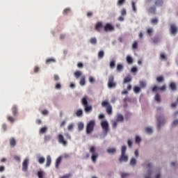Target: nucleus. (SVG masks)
<instances>
[{"mask_svg": "<svg viewBox=\"0 0 178 178\" xmlns=\"http://www.w3.org/2000/svg\"><path fill=\"white\" fill-rule=\"evenodd\" d=\"M60 162H62V156H59L56 161V168H59V165H60Z\"/></svg>", "mask_w": 178, "mask_h": 178, "instance_id": "obj_17", "label": "nucleus"}, {"mask_svg": "<svg viewBox=\"0 0 178 178\" xmlns=\"http://www.w3.org/2000/svg\"><path fill=\"white\" fill-rule=\"evenodd\" d=\"M138 47V42L134 41L132 45L133 49H137Z\"/></svg>", "mask_w": 178, "mask_h": 178, "instance_id": "obj_43", "label": "nucleus"}, {"mask_svg": "<svg viewBox=\"0 0 178 178\" xmlns=\"http://www.w3.org/2000/svg\"><path fill=\"white\" fill-rule=\"evenodd\" d=\"M94 127H95V120H92L87 123L86 134H91L94 131Z\"/></svg>", "mask_w": 178, "mask_h": 178, "instance_id": "obj_2", "label": "nucleus"}, {"mask_svg": "<svg viewBox=\"0 0 178 178\" xmlns=\"http://www.w3.org/2000/svg\"><path fill=\"white\" fill-rule=\"evenodd\" d=\"M47 130H48V128L47 127H44L40 129V134H44V133H47Z\"/></svg>", "mask_w": 178, "mask_h": 178, "instance_id": "obj_29", "label": "nucleus"}, {"mask_svg": "<svg viewBox=\"0 0 178 178\" xmlns=\"http://www.w3.org/2000/svg\"><path fill=\"white\" fill-rule=\"evenodd\" d=\"M108 88H115L116 87V82H115V76L113 75L108 76Z\"/></svg>", "mask_w": 178, "mask_h": 178, "instance_id": "obj_5", "label": "nucleus"}, {"mask_svg": "<svg viewBox=\"0 0 178 178\" xmlns=\"http://www.w3.org/2000/svg\"><path fill=\"white\" fill-rule=\"evenodd\" d=\"M135 141L137 144H139V143H141V138H140L138 136H136Z\"/></svg>", "mask_w": 178, "mask_h": 178, "instance_id": "obj_51", "label": "nucleus"}, {"mask_svg": "<svg viewBox=\"0 0 178 178\" xmlns=\"http://www.w3.org/2000/svg\"><path fill=\"white\" fill-rule=\"evenodd\" d=\"M136 163L137 161L136 160V159L132 158L130 161V165H131V166H134Z\"/></svg>", "mask_w": 178, "mask_h": 178, "instance_id": "obj_40", "label": "nucleus"}, {"mask_svg": "<svg viewBox=\"0 0 178 178\" xmlns=\"http://www.w3.org/2000/svg\"><path fill=\"white\" fill-rule=\"evenodd\" d=\"M125 3H126V0H118L117 5H118V6H122Z\"/></svg>", "mask_w": 178, "mask_h": 178, "instance_id": "obj_39", "label": "nucleus"}, {"mask_svg": "<svg viewBox=\"0 0 178 178\" xmlns=\"http://www.w3.org/2000/svg\"><path fill=\"white\" fill-rule=\"evenodd\" d=\"M126 146H122L121 148V155H126Z\"/></svg>", "mask_w": 178, "mask_h": 178, "instance_id": "obj_35", "label": "nucleus"}, {"mask_svg": "<svg viewBox=\"0 0 178 178\" xmlns=\"http://www.w3.org/2000/svg\"><path fill=\"white\" fill-rule=\"evenodd\" d=\"M123 120H124V118L123 117V115L122 114H118L117 115V118H116V121L119 122H123Z\"/></svg>", "mask_w": 178, "mask_h": 178, "instance_id": "obj_19", "label": "nucleus"}, {"mask_svg": "<svg viewBox=\"0 0 178 178\" xmlns=\"http://www.w3.org/2000/svg\"><path fill=\"white\" fill-rule=\"evenodd\" d=\"M158 90H159V87L154 86L152 88V92H158Z\"/></svg>", "mask_w": 178, "mask_h": 178, "instance_id": "obj_49", "label": "nucleus"}, {"mask_svg": "<svg viewBox=\"0 0 178 178\" xmlns=\"http://www.w3.org/2000/svg\"><path fill=\"white\" fill-rule=\"evenodd\" d=\"M10 145L11 148L15 147L16 146V139H15L14 138H11L10 139Z\"/></svg>", "mask_w": 178, "mask_h": 178, "instance_id": "obj_15", "label": "nucleus"}, {"mask_svg": "<svg viewBox=\"0 0 178 178\" xmlns=\"http://www.w3.org/2000/svg\"><path fill=\"white\" fill-rule=\"evenodd\" d=\"M102 108H106V112L108 115H112V105L107 101H103L102 102Z\"/></svg>", "mask_w": 178, "mask_h": 178, "instance_id": "obj_4", "label": "nucleus"}, {"mask_svg": "<svg viewBox=\"0 0 178 178\" xmlns=\"http://www.w3.org/2000/svg\"><path fill=\"white\" fill-rule=\"evenodd\" d=\"M118 121L116 120H113L112 121V127L113 129H116V127H118Z\"/></svg>", "mask_w": 178, "mask_h": 178, "instance_id": "obj_41", "label": "nucleus"}, {"mask_svg": "<svg viewBox=\"0 0 178 178\" xmlns=\"http://www.w3.org/2000/svg\"><path fill=\"white\" fill-rule=\"evenodd\" d=\"M81 103L84 106L85 112H90V111H92V106L88 104V101L87 100L86 97L82 98Z\"/></svg>", "mask_w": 178, "mask_h": 178, "instance_id": "obj_3", "label": "nucleus"}, {"mask_svg": "<svg viewBox=\"0 0 178 178\" xmlns=\"http://www.w3.org/2000/svg\"><path fill=\"white\" fill-rule=\"evenodd\" d=\"M70 13V9L69 8H66L63 10V15H67V13Z\"/></svg>", "mask_w": 178, "mask_h": 178, "instance_id": "obj_58", "label": "nucleus"}, {"mask_svg": "<svg viewBox=\"0 0 178 178\" xmlns=\"http://www.w3.org/2000/svg\"><path fill=\"white\" fill-rule=\"evenodd\" d=\"M95 79H94V77L92 76H89V82L92 83H95Z\"/></svg>", "mask_w": 178, "mask_h": 178, "instance_id": "obj_61", "label": "nucleus"}, {"mask_svg": "<svg viewBox=\"0 0 178 178\" xmlns=\"http://www.w3.org/2000/svg\"><path fill=\"white\" fill-rule=\"evenodd\" d=\"M148 35H152L153 30L152 28H149L147 31Z\"/></svg>", "mask_w": 178, "mask_h": 178, "instance_id": "obj_53", "label": "nucleus"}, {"mask_svg": "<svg viewBox=\"0 0 178 178\" xmlns=\"http://www.w3.org/2000/svg\"><path fill=\"white\" fill-rule=\"evenodd\" d=\"M170 90H172V91H176V90H177V88L176 86V83L171 82L170 83Z\"/></svg>", "mask_w": 178, "mask_h": 178, "instance_id": "obj_16", "label": "nucleus"}, {"mask_svg": "<svg viewBox=\"0 0 178 178\" xmlns=\"http://www.w3.org/2000/svg\"><path fill=\"white\" fill-rule=\"evenodd\" d=\"M130 81H131V77H130V76H128L127 77H125L124 79V83H130Z\"/></svg>", "mask_w": 178, "mask_h": 178, "instance_id": "obj_32", "label": "nucleus"}, {"mask_svg": "<svg viewBox=\"0 0 178 178\" xmlns=\"http://www.w3.org/2000/svg\"><path fill=\"white\" fill-rule=\"evenodd\" d=\"M101 126L105 134H108V131H109V124L108 123V121H102L101 122Z\"/></svg>", "mask_w": 178, "mask_h": 178, "instance_id": "obj_6", "label": "nucleus"}, {"mask_svg": "<svg viewBox=\"0 0 178 178\" xmlns=\"http://www.w3.org/2000/svg\"><path fill=\"white\" fill-rule=\"evenodd\" d=\"M78 129L79 131L83 130V129H84V124H83V122H79L78 124Z\"/></svg>", "mask_w": 178, "mask_h": 178, "instance_id": "obj_38", "label": "nucleus"}, {"mask_svg": "<svg viewBox=\"0 0 178 178\" xmlns=\"http://www.w3.org/2000/svg\"><path fill=\"white\" fill-rule=\"evenodd\" d=\"M163 124H165V119L158 118V124H157L158 129H161V127H162Z\"/></svg>", "mask_w": 178, "mask_h": 178, "instance_id": "obj_11", "label": "nucleus"}, {"mask_svg": "<svg viewBox=\"0 0 178 178\" xmlns=\"http://www.w3.org/2000/svg\"><path fill=\"white\" fill-rule=\"evenodd\" d=\"M177 124H178V120H176L172 122V126H177Z\"/></svg>", "mask_w": 178, "mask_h": 178, "instance_id": "obj_63", "label": "nucleus"}, {"mask_svg": "<svg viewBox=\"0 0 178 178\" xmlns=\"http://www.w3.org/2000/svg\"><path fill=\"white\" fill-rule=\"evenodd\" d=\"M62 86L60 85V83H56L55 86V88L56 90H60Z\"/></svg>", "mask_w": 178, "mask_h": 178, "instance_id": "obj_59", "label": "nucleus"}, {"mask_svg": "<svg viewBox=\"0 0 178 178\" xmlns=\"http://www.w3.org/2000/svg\"><path fill=\"white\" fill-rule=\"evenodd\" d=\"M119 161L120 163L122 162H127L129 161V157L126 154H121Z\"/></svg>", "mask_w": 178, "mask_h": 178, "instance_id": "obj_9", "label": "nucleus"}, {"mask_svg": "<svg viewBox=\"0 0 178 178\" xmlns=\"http://www.w3.org/2000/svg\"><path fill=\"white\" fill-rule=\"evenodd\" d=\"M38 178H44V172L42 171L38 172Z\"/></svg>", "mask_w": 178, "mask_h": 178, "instance_id": "obj_48", "label": "nucleus"}, {"mask_svg": "<svg viewBox=\"0 0 178 178\" xmlns=\"http://www.w3.org/2000/svg\"><path fill=\"white\" fill-rule=\"evenodd\" d=\"M74 76H75L76 79H79L80 76H81V72L76 71V72H74Z\"/></svg>", "mask_w": 178, "mask_h": 178, "instance_id": "obj_36", "label": "nucleus"}, {"mask_svg": "<svg viewBox=\"0 0 178 178\" xmlns=\"http://www.w3.org/2000/svg\"><path fill=\"white\" fill-rule=\"evenodd\" d=\"M134 60L133 58H131V56H127V63H128V65H131V63H133Z\"/></svg>", "mask_w": 178, "mask_h": 178, "instance_id": "obj_20", "label": "nucleus"}, {"mask_svg": "<svg viewBox=\"0 0 178 178\" xmlns=\"http://www.w3.org/2000/svg\"><path fill=\"white\" fill-rule=\"evenodd\" d=\"M154 99H155V101H156V102H161V95H159V93L156 94V95L154 97Z\"/></svg>", "mask_w": 178, "mask_h": 178, "instance_id": "obj_25", "label": "nucleus"}, {"mask_svg": "<svg viewBox=\"0 0 178 178\" xmlns=\"http://www.w3.org/2000/svg\"><path fill=\"white\" fill-rule=\"evenodd\" d=\"M101 29H102V23L97 22L95 25V30L99 32L101 31Z\"/></svg>", "mask_w": 178, "mask_h": 178, "instance_id": "obj_18", "label": "nucleus"}, {"mask_svg": "<svg viewBox=\"0 0 178 178\" xmlns=\"http://www.w3.org/2000/svg\"><path fill=\"white\" fill-rule=\"evenodd\" d=\"M52 162V159H51V156H47V162H46V168H49L51 166V163Z\"/></svg>", "mask_w": 178, "mask_h": 178, "instance_id": "obj_13", "label": "nucleus"}, {"mask_svg": "<svg viewBox=\"0 0 178 178\" xmlns=\"http://www.w3.org/2000/svg\"><path fill=\"white\" fill-rule=\"evenodd\" d=\"M79 84H80V86L86 85V76H81Z\"/></svg>", "mask_w": 178, "mask_h": 178, "instance_id": "obj_22", "label": "nucleus"}, {"mask_svg": "<svg viewBox=\"0 0 178 178\" xmlns=\"http://www.w3.org/2000/svg\"><path fill=\"white\" fill-rule=\"evenodd\" d=\"M55 62H56V60L54 58H48L46 60V65H49V63H55Z\"/></svg>", "mask_w": 178, "mask_h": 178, "instance_id": "obj_23", "label": "nucleus"}, {"mask_svg": "<svg viewBox=\"0 0 178 178\" xmlns=\"http://www.w3.org/2000/svg\"><path fill=\"white\" fill-rule=\"evenodd\" d=\"M108 154H115L116 152V149L115 148H110L107 149Z\"/></svg>", "mask_w": 178, "mask_h": 178, "instance_id": "obj_30", "label": "nucleus"}, {"mask_svg": "<svg viewBox=\"0 0 178 178\" xmlns=\"http://www.w3.org/2000/svg\"><path fill=\"white\" fill-rule=\"evenodd\" d=\"M160 91H166V85H163L161 87H159Z\"/></svg>", "mask_w": 178, "mask_h": 178, "instance_id": "obj_52", "label": "nucleus"}, {"mask_svg": "<svg viewBox=\"0 0 178 178\" xmlns=\"http://www.w3.org/2000/svg\"><path fill=\"white\" fill-rule=\"evenodd\" d=\"M50 140H51V136L49 135L44 136V143H48V141H50Z\"/></svg>", "mask_w": 178, "mask_h": 178, "instance_id": "obj_31", "label": "nucleus"}, {"mask_svg": "<svg viewBox=\"0 0 178 178\" xmlns=\"http://www.w3.org/2000/svg\"><path fill=\"white\" fill-rule=\"evenodd\" d=\"M131 5H132V10L134 12H137V8H136V2L132 1Z\"/></svg>", "mask_w": 178, "mask_h": 178, "instance_id": "obj_46", "label": "nucleus"}, {"mask_svg": "<svg viewBox=\"0 0 178 178\" xmlns=\"http://www.w3.org/2000/svg\"><path fill=\"white\" fill-rule=\"evenodd\" d=\"M64 136H65L66 140H72V136H70V134L69 133H65Z\"/></svg>", "mask_w": 178, "mask_h": 178, "instance_id": "obj_50", "label": "nucleus"}, {"mask_svg": "<svg viewBox=\"0 0 178 178\" xmlns=\"http://www.w3.org/2000/svg\"><path fill=\"white\" fill-rule=\"evenodd\" d=\"M139 84H140V88H145V87L147 86V83L144 81H140L139 82Z\"/></svg>", "mask_w": 178, "mask_h": 178, "instance_id": "obj_27", "label": "nucleus"}, {"mask_svg": "<svg viewBox=\"0 0 178 178\" xmlns=\"http://www.w3.org/2000/svg\"><path fill=\"white\" fill-rule=\"evenodd\" d=\"M89 152L90 154H91L92 162L93 163H96L97 159H98L99 154L97 152V148L95 147V146H90L89 147Z\"/></svg>", "mask_w": 178, "mask_h": 178, "instance_id": "obj_1", "label": "nucleus"}, {"mask_svg": "<svg viewBox=\"0 0 178 178\" xmlns=\"http://www.w3.org/2000/svg\"><path fill=\"white\" fill-rule=\"evenodd\" d=\"M90 42L92 43V44H97V38H91L90 40Z\"/></svg>", "mask_w": 178, "mask_h": 178, "instance_id": "obj_47", "label": "nucleus"}, {"mask_svg": "<svg viewBox=\"0 0 178 178\" xmlns=\"http://www.w3.org/2000/svg\"><path fill=\"white\" fill-rule=\"evenodd\" d=\"M156 6H162L163 5V0H156Z\"/></svg>", "mask_w": 178, "mask_h": 178, "instance_id": "obj_21", "label": "nucleus"}, {"mask_svg": "<svg viewBox=\"0 0 178 178\" xmlns=\"http://www.w3.org/2000/svg\"><path fill=\"white\" fill-rule=\"evenodd\" d=\"M170 31L171 33L175 35L176 33H177V28L175 25L172 24L170 26Z\"/></svg>", "mask_w": 178, "mask_h": 178, "instance_id": "obj_14", "label": "nucleus"}, {"mask_svg": "<svg viewBox=\"0 0 178 178\" xmlns=\"http://www.w3.org/2000/svg\"><path fill=\"white\" fill-rule=\"evenodd\" d=\"M69 177H70V174H67L65 175H63L60 178H69Z\"/></svg>", "mask_w": 178, "mask_h": 178, "instance_id": "obj_64", "label": "nucleus"}, {"mask_svg": "<svg viewBox=\"0 0 178 178\" xmlns=\"http://www.w3.org/2000/svg\"><path fill=\"white\" fill-rule=\"evenodd\" d=\"M121 15H122V16H126V15H127L126 9L122 8V9L121 10Z\"/></svg>", "mask_w": 178, "mask_h": 178, "instance_id": "obj_56", "label": "nucleus"}, {"mask_svg": "<svg viewBox=\"0 0 178 178\" xmlns=\"http://www.w3.org/2000/svg\"><path fill=\"white\" fill-rule=\"evenodd\" d=\"M7 120L8 122H10V123H13L15 122V119L13 117L9 115L7 117Z\"/></svg>", "mask_w": 178, "mask_h": 178, "instance_id": "obj_42", "label": "nucleus"}, {"mask_svg": "<svg viewBox=\"0 0 178 178\" xmlns=\"http://www.w3.org/2000/svg\"><path fill=\"white\" fill-rule=\"evenodd\" d=\"M104 51L102 50V51H99V53H98L99 59H102V58H104Z\"/></svg>", "mask_w": 178, "mask_h": 178, "instance_id": "obj_37", "label": "nucleus"}, {"mask_svg": "<svg viewBox=\"0 0 178 178\" xmlns=\"http://www.w3.org/2000/svg\"><path fill=\"white\" fill-rule=\"evenodd\" d=\"M152 23L153 24H156V23H158V19L156 18H154L152 19Z\"/></svg>", "mask_w": 178, "mask_h": 178, "instance_id": "obj_62", "label": "nucleus"}, {"mask_svg": "<svg viewBox=\"0 0 178 178\" xmlns=\"http://www.w3.org/2000/svg\"><path fill=\"white\" fill-rule=\"evenodd\" d=\"M122 70H123V65H122V64H118L117 66V71L122 72Z\"/></svg>", "mask_w": 178, "mask_h": 178, "instance_id": "obj_44", "label": "nucleus"}, {"mask_svg": "<svg viewBox=\"0 0 178 178\" xmlns=\"http://www.w3.org/2000/svg\"><path fill=\"white\" fill-rule=\"evenodd\" d=\"M38 162H39V163H40V165H42V163H44V162H45V158L40 156L38 158Z\"/></svg>", "mask_w": 178, "mask_h": 178, "instance_id": "obj_28", "label": "nucleus"}, {"mask_svg": "<svg viewBox=\"0 0 178 178\" xmlns=\"http://www.w3.org/2000/svg\"><path fill=\"white\" fill-rule=\"evenodd\" d=\"M156 10V8L155 6L151 7V8L149 9V12L150 13H155Z\"/></svg>", "mask_w": 178, "mask_h": 178, "instance_id": "obj_45", "label": "nucleus"}, {"mask_svg": "<svg viewBox=\"0 0 178 178\" xmlns=\"http://www.w3.org/2000/svg\"><path fill=\"white\" fill-rule=\"evenodd\" d=\"M11 109H12V112H13V115L14 117L17 116V115H19V111L17 110V106H13Z\"/></svg>", "mask_w": 178, "mask_h": 178, "instance_id": "obj_12", "label": "nucleus"}, {"mask_svg": "<svg viewBox=\"0 0 178 178\" xmlns=\"http://www.w3.org/2000/svg\"><path fill=\"white\" fill-rule=\"evenodd\" d=\"M161 59H164V60H166V59H168V57L166 56V55H165V54L162 53L161 54Z\"/></svg>", "mask_w": 178, "mask_h": 178, "instance_id": "obj_60", "label": "nucleus"}, {"mask_svg": "<svg viewBox=\"0 0 178 178\" xmlns=\"http://www.w3.org/2000/svg\"><path fill=\"white\" fill-rule=\"evenodd\" d=\"M151 175H152V172L151 170H148L147 175H145V178H151Z\"/></svg>", "mask_w": 178, "mask_h": 178, "instance_id": "obj_54", "label": "nucleus"}, {"mask_svg": "<svg viewBox=\"0 0 178 178\" xmlns=\"http://www.w3.org/2000/svg\"><path fill=\"white\" fill-rule=\"evenodd\" d=\"M29 170V159H26L22 163V171L27 172Z\"/></svg>", "mask_w": 178, "mask_h": 178, "instance_id": "obj_8", "label": "nucleus"}, {"mask_svg": "<svg viewBox=\"0 0 178 178\" xmlns=\"http://www.w3.org/2000/svg\"><path fill=\"white\" fill-rule=\"evenodd\" d=\"M156 81L158 83H163V81H165V78H163V76H158L156 78Z\"/></svg>", "mask_w": 178, "mask_h": 178, "instance_id": "obj_24", "label": "nucleus"}, {"mask_svg": "<svg viewBox=\"0 0 178 178\" xmlns=\"http://www.w3.org/2000/svg\"><path fill=\"white\" fill-rule=\"evenodd\" d=\"M153 42L154 44H157V42H159V38H158V37L154 38H153Z\"/></svg>", "mask_w": 178, "mask_h": 178, "instance_id": "obj_57", "label": "nucleus"}, {"mask_svg": "<svg viewBox=\"0 0 178 178\" xmlns=\"http://www.w3.org/2000/svg\"><path fill=\"white\" fill-rule=\"evenodd\" d=\"M76 115L78 118H80V116H83V110H81V109L77 110L76 112Z\"/></svg>", "mask_w": 178, "mask_h": 178, "instance_id": "obj_26", "label": "nucleus"}, {"mask_svg": "<svg viewBox=\"0 0 178 178\" xmlns=\"http://www.w3.org/2000/svg\"><path fill=\"white\" fill-rule=\"evenodd\" d=\"M115 30V28L111 24H106L104 26V31H112Z\"/></svg>", "mask_w": 178, "mask_h": 178, "instance_id": "obj_10", "label": "nucleus"}, {"mask_svg": "<svg viewBox=\"0 0 178 178\" xmlns=\"http://www.w3.org/2000/svg\"><path fill=\"white\" fill-rule=\"evenodd\" d=\"M145 130V132L147 133V134H152V128L146 127Z\"/></svg>", "mask_w": 178, "mask_h": 178, "instance_id": "obj_33", "label": "nucleus"}, {"mask_svg": "<svg viewBox=\"0 0 178 178\" xmlns=\"http://www.w3.org/2000/svg\"><path fill=\"white\" fill-rule=\"evenodd\" d=\"M58 143L64 145V147H66V145H67V140L65 139V136H63L62 134L58 135Z\"/></svg>", "mask_w": 178, "mask_h": 178, "instance_id": "obj_7", "label": "nucleus"}, {"mask_svg": "<svg viewBox=\"0 0 178 178\" xmlns=\"http://www.w3.org/2000/svg\"><path fill=\"white\" fill-rule=\"evenodd\" d=\"M134 92H136V94H138V92H140V91H141V88L138 86H135L134 88Z\"/></svg>", "mask_w": 178, "mask_h": 178, "instance_id": "obj_34", "label": "nucleus"}, {"mask_svg": "<svg viewBox=\"0 0 178 178\" xmlns=\"http://www.w3.org/2000/svg\"><path fill=\"white\" fill-rule=\"evenodd\" d=\"M110 67L111 69H113V67H115V60H111L110 62Z\"/></svg>", "mask_w": 178, "mask_h": 178, "instance_id": "obj_55", "label": "nucleus"}]
</instances>
